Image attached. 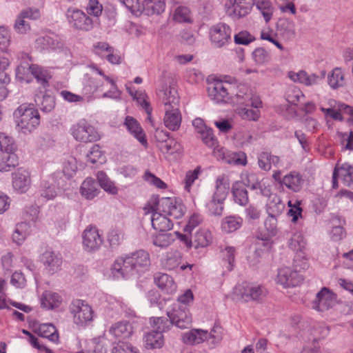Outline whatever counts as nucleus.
I'll use <instances>...</instances> for the list:
<instances>
[{
  "instance_id": "obj_48",
  "label": "nucleus",
  "mask_w": 353,
  "mask_h": 353,
  "mask_svg": "<svg viewBox=\"0 0 353 353\" xmlns=\"http://www.w3.org/2000/svg\"><path fill=\"white\" fill-rule=\"evenodd\" d=\"M223 261L225 263V268L228 271H232L234 268L235 258V248L232 246H227L221 251Z\"/></svg>"
},
{
  "instance_id": "obj_34",
  "label": "nucleus",
  "mask_w": 353,
  "mask_h": 353,
  "mask_svg": "<svg viewBox=\"0 0 353 353\" xmlns=\"http://www.w3.org/2000/svg\"><path fill=\"white\" fill-rule=\"evenodd\" d=\"M232 193L235 203L243 206L248 203V191L241 182L236 181L232 185Z\"/></svg>"
},
{
  "instance_id": "obj_6",
  "label": "nucleus",
  "mask_w": 353,
  "mask_h": 353,
  "mask_svg": "<svg viewBox=\"0 0 353 353\" xmlns=\"http://www.w3.org/2000/svg\"><path fill=\"white\" fill-rule=\"evenodd\" d=\"M69 310L73 316L74 323L78 325H86L93 319L92 308L85 301L73 300L70 305Z\"/></svg>"
},
{
  "instance_id": "obj_32",
  "label": "nucleus",
  "mask_w": 353,
  "mask_h": 353,
  "mask_svg": "<svg viewBox=\"0 0 353 353\" xmlns=\"http://www.w3.org/2000/svg\"><path fill=\"white\" fill-rule=\"evenodd\" d=\"M215 188L213 196L219 197V200H225L230 188L228 176L225 174L219 176L216 180Z\"/></svg>"
},
{
  "instance_id": "obj_44",
  "label": "nucleus",
  "mask_w": 353,
  "mask_h": 353,
  "mask_svg": "<svg viewBox=\"0 0 353 353\" xmlns=\"http://www.w3.org/2000/svg\"><path fill=\"white\" fill-rule=\"evenodd\" d=\"M38 334L43 338L48 339L52 342H57L59 339L57 329L51 323L41 325L38 329Z\"/></svg>"
},
{
  "instance_id": "obj_58",
  "label": "nucleus",
  "mask_w": 353,
  "mask_h": 353,
  "mask_svg": "<svg viewBox=\"0 0 353 353\" xmlns=\"http://www.w3.org/2000/svg\"><path fill=\"white\" fill-rule=\"evenodd\" d=\"M288 204L290 208L288 212V214L292 218V222L296 223L299 218L301 216L302 208L300 207L301 201L296 200L292 203V201H289Z\"/></svg>"
},
{
  "instance_id": "obj_2",
  "label": "nucleus",
  "mask_w": 353,
  "mask_h": 353,
  "mask_svg": "<svg viewBox=\"0 0 353 353\" xmlns=\"http://www.w3.org/2000/svg\"><path fill=\"white\" fill-rule=\"evenodd\" d=\"M97 177L98 182L92 178L88 177L81 183L80 193L82 196L88 200L97 196L100 192L98 183L105 192L112 194H117L118 188L103 171L98 172Z\"/></svg>"
},
{
  "instance_id": "obj_62",
  "label": "nucleus",
  "mask_w": 353,
  "mask_h": 353,
  "mask_svg": "<svg viewBox=\"0 0 353 353\" xmlns=\"http://www.w3.org/2000/svg\"><path fill=\"white\" fill-rule=\"evenodd\" d=\"M14 28L19 34H26L30 30V26L26 21V18L19 13L16 19Z\"/></svg>"
},
{
  "instance_id": "obj_49",
  "label": "nucleus",
  "mask_w": 353,
  "mask_h": 353,
  "mask_svg": "<svg viewBox=\"0 0 353 353\" xmlns=\"http://www.w3.org/2000/svg\"><path fill=\"white\" fill-rule=\"evenodd\" d=\"M181 263V254L179 252L174 250L167 253L163 261V266L168 270H174L177 268Z\"/></svg>"
},
{
  "instance_id": "obj_52",
  "label": "nucleus",
  "mask_w": 353,
  "mask_h": 353,
  "mask_svg": "<svg viewBox=\"0 0 353 353\" xmlns=\"http://www.w3.org/2000/svg\"><path fill=\"white\" fill-rule=\"evenodd\" d=\"M225 200H219V197L213 196L212 200L208 203L207 208L210 214L221 216L223 211V202Z\"/></svg>"
},
{
  "instance_id": "obj_4",
  "label": "nucleus",
  "mask_w": 353,
  "mask_h": 353,
  "mask_svg": "<svg viewBox=\"0 0 353 353\" xmlns=\"http://www.w3.org/2000/svg\"><path fill=\"white\" fill-rule=\"evenodd\" d=\"M234 294L238 299L245 302L250 301H259L266 296L268 291L262 285L243 282L235 286Z\"/></svg>"
},
{
  "instance_id": "obj_3",
  "label": "nucleus",
  "mask_w": 353,
  "mask_h": 353,
  "mask_svg": "<svg viewBox=\"0 0 353 353\" xmlns=\"http://www.w3.org/2000/svg\"><path fill=\"white\" fill-rule=\"evenodd\" d=\"M17 125L23 134L34 130L40 123L38 110L32 104H22L14 112Z\"/></svg>"
},
{
  "instance_id": "obj_19",
  "label": "nucleus",
  "mask_w": 353,
  "mask_h": 353,
  "mask_svg": "<svg viewBox=\"0 0 353 353\" xmlns=\"http://www.w3.org/2000/svg\"><path fill=\"white\" fill-rule=\"evenodd\" d=\"M288 76L293 81L303 83L307 86L316 85L322 79L315 74H308L303 70H300L298 72H290Z\"/></svg>"
},
{
  "instance_id": "obj_20",
  "label": "nucleus",
  "mask_w": 353,
  "mask_h": 353,
  "mask_svg": "<svg viewBox=\"0 0 353 353\" xmlns=\"http://www.w3.org/2000/svg\"><path fill=\"white\" fill-rule=\"evenodd\" d=\"M128 131L135 137L141 144L146 145L147 140L145 134L139 122L132 117H126L124 122Z\"/></svg>"
},
{
  "instance_id": "obj_50",
  "label": "nucleus",
  "mask_w": 353,
  "mask_h": 353,
  "mask_svg": "<svg viewBox=\"0 0 353 353\" xmlns=\"http://www.w3.org/2000/svg\"><path fill=\"white\" fill-rule=\"evenodd\" d=\"M285 205L279 198L273 199L267 204L268 215L278 218L283 212Z\"/></svg>"
},
{
  "instance_id": "obj_36",
  "label": "nucleus",
  "mask_w": 353,
  "mask_h": 353,
  "mask_svg": "<svg viewBox=\"0 0 353 353\" xmlns=\"http://www.w3.org/2000/svg\"><path fill=\"white\" fill-rule=\"evenodd\" d=\"M30 232V226L28 223L25 222L18 223L12 234V240L17 245H21Z\"/></svg>"
},
{
  "instance_id": "obj_21",
  "label": "nucleus",
  "mask_w": 353,
  "mask_h": 353,
  "mask_svg": "<svg viewBox=\"0 0 353 353\" xmlns=\"http://www.w3.org/2000/svg\"><path fill=\"white\" fill-rule=\"evenodd\" d=\"M154 282L162 291L167 294H172L176 290V285L173 279L167 274L157 273L154 275Z\"/></svg>"
},
{
  "instance_id": "obj_37",
  "label": "nucleus",
  "mask_w": 353,
  "mask_h": 353,
  "mask_svg": "<svg viewBox=\"0 0 353 353\" xmlns=\"http://www.w3.org/2000/svg\"><path fill=\"white\" fill-rule=\"evenodd\" d=\"M132 326L128 322H119L112 326L109 332L118 339H126L132 334Z\"/></svg>"
},
{
  "instance_id": "obj_11",
  "label": "nucleus",
  "mask_w": 353,
  "mask_h": 353,
  "mask_svg": "<svg viewBox=\"0 0 353 353\" xmlns=\"http://www.w3.org/2000/svg\"><path fill=\"white\" fill-rule=\"evenodd\" d=\"M212 43L216 48L225 46L231 39V29L225 23L213 26L210 30Z\"/></svg>"
},
{
  "instance_id": "obj_55",
  "label": "nucleus",
  "mask_w": 353,
  "mask_h": 353,
  "mask_svg": "<svg viewBox=\"0 0 353 353\" xmlns=\"http://www.w3.org/2000/svg\"><path fill=\"white\" fill-rule=\"evenodd\" d=\"M92 343L94 345L92 350L94 353H107L110 341L105 335L94 338Z\"/></svg>"
},
{
  "instance_id": "obj_22",
  "label": "nucleus",
  "mask_w": 353,
  "mask_h": 353,
  "mask_svg": "<svg viewBox=\"0 0 353 353\" xmlns=\"http://www.w3.org/2000/svg\"><path fill=\"white\" fill-rule=\"evenodd\" d=\"M151 222L152 228L155 230L165 232L173 228L172 221L167 217V215L163 214L159 212H152Z\"/></svg>"
},
{
  "instance_id": "obj_64",
  "label": "nucleus",
  "mask_w": 353,
  "mask_h": 353,
  "mask_svg": "<svg viewBox=\"0 0 353 353\" xmlns=\"http://www.w3.org/2000/svg\"><path fill=\"white\" fill-rule=\"evenodd\" d=\"M112 353H139V351L130 343H121L112 349Z\"/></svg>"
},
{
  "instance_id": "obj_35",
  "label": "nucleus",
  "mask_w": 353,
  "mask_h": 353,
  "mask_svg": "<svg viewBox=\"0 0 353 353\" xmlns=\"http://www.w3.org/2000/svg\"><path fill=\"white\" fill-rule=\"evenodd\" d=\"M90 68L92 70V71L99 74L100 76L103 77L104 79L111 85V88L108 92H105L103 94V97H109L112 99H118L120 97V92L119 91L115 82L108 76H106L103 72L99 69L96 65L92 64L90 65Z\"/></svg>"
},
{
  "instance_id": "obj_51",
  "label": "nucleus",
  "mask_w": 353,
  "mask_h": 353,
  "mask_svg": "<svg viewBox=\"0 0 353 353\" xmlns=\"http://www.w3.org/2000/svg\"><path fill=\"white\" fill-rule=\"evenodd\" d=\"M173 19L178 23H191L190 9L186 6H179L174 12Z\"/></svg>"
},
{
  "instance_id": "obj_33",
  "label": "nucleus",
  "mask_w": 353,
  "mask_h": 353,
  "mask_svg": "<svg viewBox=\"0 0 353 353\" xmlns=\"http://www.w3.org/2000/svg\"><path fill=\"white\" fill-rule=\"evenodd\" d=\"M212 235L207 230H200L192 236V247L195 249L205 248L212 243Z\"/></svg>"
},
{
  "instance_id": "obj_30",
  "label": "nucleus",
  "mask_w": 353,
  "mask_h": 353,
  "mask_svg": "<svg viewBox=\"0 0 353 353\" xmlns=\"http://www.w3.org/2000/svg\"><path fill=\"white\" fill-rule=\"evenodd\" d=\"M36 44L37 48H40L41 50H56L63 47V43L55 35L40 37L37 39Z\"/></svg>"
},
{
  "instance_id": "obj_9",
  "label": "nucleus",
  "mask_w": 353,
  "mask_h": 353,
  "mask_svg": "<svg viewBox=\"0 0 353 353\" xmlns=\"http://www.w3.org/2000/svg\"><path fill=\"white\" fill-rule=\"evenodd\" d=\"M167 315L172 325L181 329L188 328L192 323V316L186 305L174 303L171 310L167 312Z\"/></svg>"
},
{
  "instance_id": "obj_47",
  "label": "nucleus",
  "mask_w": 353,
  "mask_h": 353,
  "mask_svg": "<svg viewBox=\"0 0 353 353\" xmlns=\"http://www.w3.org/2000/svg\"><path fill=\"white\" fill-rule=\"evenodd\" d=\"M150 323L154 329L153 331L161 332L162 334L172 325L170 319L165 317H152L150 319Z\"/></svg>"
},
{
  "instance_id": "obj_43",
  "label": "nucleus",
  "mask_w": 353,
  "mask_h": 353,
  "mask_svg": "<svg viewBox=\"0 0 353 353\" xmlns=\"http://www.w3.org/2000/svg\"><path fill=\"white\" fill-rule=\"evenodd\" d=\"M18 163L17 157L14 153L0 154V172H8Z\"/></svg>"
},
{
  "instance_id": "obj_46",
  "label": "nucleus",
  "mask_w": 353,
  "mask_h": 353,
  "mask_svg": "<svg viewBox=\"0 0 353 353\" xmlns=\"http://www.w3.org/2000/svg\"><path fill=\"white\" fill-rule=\"evenodd\" d=\"M327 79L330 86L333 89L342 87L345 83L343 74L339 68H334Z\"/></svg>"
},
{
  "instance_id": "obj_53",
  "label": "nucleus",
  "mask_w": 353,
  "mask_h": 353,
  "mask_svg": "<svg viewBox=\"0 0 353 353\" xmlns=\"http://www.w3.org/2000/svg\"><path fill=\"white\" fill-rule=\"evenodd\" d=\"M13 139L3 132H0V150L4 153H13L15 150Z\"/></svg>"
},
{
  "instance_id": "obj_5",
  "label": "nucleus",
  "mask_w": 353,
  "mask_h": 353,
  "mask_svg": "<svg viewBox=\"0 0 353 353\" xmlns=\"http://www.w3.org/2000/svg\"><path fill=\"white\" fill-rule=\"evenodd\" d=\"M296 259L294 260V270L288 267L282 268L279 270L277 274V283L284 288L295 287L300 285L303 281V276L299 273L301 269H305L307 267V263L303 262L299 269Z\"/></svg>"
},
{
  "instance_id": "obj_56",
  "label": "nucleus",
  "mask_w": 353,
  "mask_h": 353,
  "mask_svg": "<svg viewBox=\"0 0 353 353\" xmlns=\"http://www.w3.org/2000/svg\"><path fill=\"white\" fill-rule=\"evenodd\" d=\"M173 241L172 236L168 233H160L152 237V243L155 246L165 248L170 245Z\"/></svg>"
},
{
  "instance_id": "obj_26",
  "label": "nucleus",
  "mask_w": 353,
  "mask_h": 353,
  "mask_svg": "<svg viewBox=\"0 0 353 353\" xmlns=\"http://www.w3.org/2000/svg\"><path fill=\"white\" fill-rule=\"evenodd\" d=\"M232 4V13L235 18H240L246 16L251 10L253 3L252 0H230Z\"/></svg>"
},
{
  "instance_id": "obj_24",
  "label": "nucleus",
  "mask_w": 353,
  "mask_h": 353,
  "mask_svg": "<svg viewBox=\"0 0 353 353\" xmlns=\"http://www.w3.org/2000/svg\"><path fill=\"white\" fill-rule=\"evenodd\" d=\"M143 343L147 350L159 349L164 345V337L161 332L152 330L145 334Z\"/></svg>"
},
{
  "instance_id": "obj_59",
  "label": "nucleus",
  "mask_w": 353,
  "mask_h": 353,
  "mask_svg": "<svg viewBox=\"0 0 353 353\" xmlns=\"http://www.w3.org/2000/svg\"><path fill=\"white\" fill-rule=\"evenodd\" d=\"M103 86V82L97 78L90 77L85 85H84L83 90L88 94H94Z\"/></svg>"
},
{
  "instance_id": "obj_63",
  "label": "nucleus",
  "mask_w": 353,
  "mask_h": 353,
  "mask_svg": "<svg viewBox=\"0 0 353 353\" xmlns=\"http://www.w3.org/2000/svg\"><path fill=\"white\" fill-rule=\"evenodd\" d=\"M330 329L323 323H319L314 327L312 334L313 335V342H316L321 339H323L329 334Z\"/></svg>"
},
{
  "instance_id": "obj_39",
  "label": "nucleus",
  "mask_w": 353,
  "mask_h": 353,
  "mask_svg": "<svg viewBox=\"0 0 353 353\" xmlns=\"http://www.w3.org/2000/svg\"><path fill=\"white\" fill-rule=\"evenodd\" d=\"M61 303L59 294L50 291L45 292L41 297V305L46 309L58 307Z\"/></svg>"
},
{
  "instance_id": "obj_45",
  "label": "nucleus",
  "mask_w": 353,
  "mask_h": 353,
  "mask_svg": "<svg viewBox=\"0 0 353 353\" xmlns=\"http://www.w3.org/2000/svg\"><path fill=\"white\" fill-rule=\"evenodd\" d=\"M255 4L257 9L261 12L265 22H269L274 11L272 3L269 0H256Z\"/></svg>"
},
{
  "instance_id": "obj_28",
  "label": "nucleus",
  "mask_w": 353,
  "mask_h": 353,
  "mask_svg": "<svg viewBox=\"0 0 353 353\" xmlns=\"http://www.w3.org/2000/svg\"><path fill=\"white\" fill-rule=\"evenodd\" d=\"M235 101L241 105L251 106L255 108L261 107V101L256 95H254L252 91L243 92L240 90L235 96Z\"/></svg>"
},
{
  "instance_id": "obj_61",
  "label": "nucleus",
  "mask_w": 353,
  "mask_h": 353,
  "mask_svg": "<svg viewBox=\"0 0 353 353\" xmlns=\"http://www.w3.org/2000/svg\"><path fill=\"white\" fill-rule=\"evenodd\" d=\"M86 10L88 14L98 17L103 11V6L98 0H88Z\"/></svg>"
},
{
  "instance_id": "obj_25",
  "label": "nucleus",
  "mask_w": 353,
  "mask_h": 353,
  "mask_svg": "<svg viewBox=\"0 0 353 353\" xmlns=\"http://www.w3.org/2000/svg\"><path fill=\"white\" fill-rule=\"evenodd\" d=\"M163 123L165 126L172 131L177 130L181 123V114L179 110H164Z\"/></svg>"
},
{
  "instance_id": "obj_41",
  "label": "nucleus",
  "mask_w": 353,
  "mask_h": 353,
  "mask_svg": "<svg viewBox=\"0 0 353 353\" xmlns=\"http://www.w3.org/2000/svg\"><path fill=\"white\" fill-rule=\"evenodd\" d=\"M338 170L343 184L353 188V166L345 163L341 166L338 165Z\"/></svg>"
},
{
  "instance_id": "obj_8",
  "label": "nucleus",
  "mask_w": 353,
  "mask_h": 353,
  "mask_svg": "<svg viewBox=\"0 0 353 353\" xmlns=\"http://www.w3.org/2000/svg\"><path fill=\"white\" fill-rule=\"evenodd\" d=\"M66 17L70 26L76 30L88 32L93 28L92 19L79 9L68 8Z\"/></svg>"
},
{
  "instance_id": "obj_54",
  "label": "nucleus",
  "mask_w": 353,
  "mask_h": 353,
  "mask_svg": "<svg viewBox=\"0 0 353 353\" xmlns=\"http://www.w3.org/2000/svg\"><path fill=\"white\" fill-rule=\"evenodd\" d=\"M279 27L283 31V35L288 39L294 38L296 35L294 23L290 20H283L280 22Z\"/></svg>"
},
{
  "instance_id": "obj_23",
  "label": "nucleus",
  "mask_w": 353,
  "mask_h": 353,
  "mask_svg": "<svg viewBox=\"0 0 353 353\" xmlns=\"http://www.w3.org/2000/svg\"><path fill=\"white\" fill-rule=\"evenodd\" d=\"M208 338L207 330L192 329L183 334V341L187 345H197L204 342Z\"/></svg>"
},
{
  "instance_id": "obj_1",
  "label": "nucleus",
  "mask_w": 353,
  "mask_h": 353,
  "mask_svg": "<svg viewBox=\"0 0 353 353\" xmlns=\"http://www.w3.org/2000/svg\"><path fill=\"white\" fill-rule=\"evenodd\" d=\"M150 265V254L140 250L117 259L111 270L114 278L127 279L145 272Z\"/></svg>"
},
{
  "instance_id": "obj_13",
  "label": "nucleus",
  "mask_w": 353,
  "mask_h": 353,
  "mask_svg": "<svg viewBox=\"0 0 353 353\" xmlns=\"http://www.w3.org/2000/svg\"><path fill=\"white\" fill-rule=\"evenodd\" d=\"M83 245L88 252L98 250L103 243V239L96 227H88L82 234Z\"/></svg>"
},
{
  "instance_id": "obj_7",
  "label": "nucleus",
  "mask_w": 353,
  "mask_h": 353,
  "mask_svg": "<svg viewBox=\"0 0 353 353\" xmlns=\"http://www.w3.org/2000/svg\"><path fill=\"white\" fill-rule=\"evenodd\" d=\"M70 131L73 137L78 141L94 142L99 139V135L95 128L85 119H81L74 124Z\"/></svg>"
},
{
  "instance_id": "obj_16",
  "label": "nucleus",
  "mask_w": 353,
  "mask_h": 353,
  "mask_svg": "<svg viewBox=\"0 0 353 353\" xmlns=\"http://www.w3.org/2000/svg\"><path fill=\"white\" fill-rule=\"evenodd\" d=\"M30 185V176L27 170L20 168L12 173V186L16 191L21 193L26 192Z\"/></svg>"
},
{
  "instance_id": "obj_29",
  "label": "nucleus",
  "mask_w": 353,
  "mask_h": 353,
  "mask_svg": "<svg viewBox=\"0 0 353 353\" xmlns=\"http://www.w3.org/2000/svg\"><path fill=\"white\" fill-rule=\"evenodd\" d=\"M142 8L146 15H159L164 12L165 2L164 0H144Z\"/></svg>"
},
{
  "instance_id": "obj_12",
  "label": "nucleus",
  "mask_w": 353,
  "mask_h": 353,
  "mask_svg": "<svg viewBox=\"0 0 353 353\" xmlns=\"http://www.w3.org/2000/svg\"><path fill=\"white\" fill-rule=\"evenodd\" d=\"M174 199L170 197H162L159 199L157 196H153L148 201V204L144 207L145 214L150 212H161L164 214L168 215L174 203Z\"/></svg>"
},
{
  "instance_id": "obj_10",
  "label": "nucleus",
  "mask_w": 353,
  "mask_h": 353,
  "mask_svg": "<svg viewBox=\"0 0 353 353\" xmlns=\"http://www.w3.org/2000/svg\"><path fill=\"white\" fill-rule=\"evenodd\" d=\"M336 295L327 288H323L312 303V307L319 312H325L332 308L336 303Z\"/></svg>"
},
{
  "instance_id": "obj_40",
  "label": "nucleus",
  "mask_w": 353,
  "mask_h": 353,
  "mask_svg": "<svg viewBox=\"0 0 353 353\" xmlns=\"http://www.w3.org/2000/svg\"><path fill=\"white\" fill-rule=\"evenodd\" d=\"M36 105L39 107L43 112H51L55 106L54 98L50 94H44L43 96L37 95L34 99Z\"/></svg>"
},
{
  "instance_id": "obj_57",
  "label": "nucleus",
  "mask_w": 353,
  "mask_h": 353,
  "mask_svg": "<svg viewBox=\"0 0 353 353\" xmlns=\"http://www.w3.org/2000/svg\"><path fill=\"white\" fill-rule=\"evenodd\" d=\"M10 43V32L8 27L0 26V51L6 52Z\"/></svg>"
},
{
  "instance_id": "obj_31",
  "label": "nucleus",
  "mask_w": 353,
  "mask_h": 353,
  "mask_svg": "<svg viewBox=\"0 0 353 353\" xmlns=\"http://www.w3.org/2000/svg\"><path fill=\"white\" fill-rule=\"evenodd\" d=\"M303 183V179L301 175L296 172H291L282 179V184L294 192H299L301 189Z\"/></svg>"
},
{
  "instance_id": "obj_17",
  "label": "nucleus",
  "mask_w": 353,
  "mask_h": 353,
  "mask_svg": "<svg viewBox=\"0 0 353 353\" xmlns=\"http://www.w3.org/2000/svg\"><path fill=\"white\" fill-rule=\"evenodd\" d=\"M56 177L53 176L52 181H43L40 190V196L45 201L53 200L58 194V191L64 184L63 181H55Z\"/></svg>"
},
{
  "instance_id": "obj_15",
  "label": "nucleus",
  "mask_w": 353,
  "mask_h": 353,
  "mask_svg": "<svg viewBox=\"0 0 353 353\" xmlns=\"http://www.w3.org/2000/svg\"><path fill=\"white\" fill-rule=\"evenodd\" d=\"M159 95L164 105V110H179V97L174 87L166 86Z\"/></svg>"
},
{
  "instance_id": "obj_18",
  "label": "nucleus",
  "mask_w": 353,
  "mask_h": 353,
  "mask_svg": "<svg viewBox=\"0 0 353 353\" xmlns=\"http://www.w3.org/2000/svg\"><path fill=\"white\" fill-rule=\"evenodd\" d=\"M41 261L43 263L46 270L50 274H54L57 272L62 263L61 258L54 252L51 250H46L42 254Z\"/></svg>"
},
{
  "instance_id": "obj_60",
  "label": "nucleus",
  "mask_w": 353,
  "mask_h": 353,
  "mask_svg": "<svg viewBox=\"0 0 353 353\" xmlns=\"http://www.w3.org/2000/svg\"><path fill=\"white\" fill-rule=\"evenodd\" d=\"M252 59L256 64L263 65L269 61L270 55L264 48H259L252 52Z\"/></svg>"
},
{
  "instance_id": "obj_38",
  "label": "nucleus",
  "mask_w": 353,
  "mask_h": 353,
  "mask_svg": "<svg viewBox=\"0 0 353 353\" xmlns=\"http://www.w3.org/2000/svg\"><path fill=\"white\" fill-rule=\"evenodd\" d=\"M28 70L39 83L41 84L44 88L48 85V81L50 79L51 76L48 70L34 64L30 65Z\"/></svg>"
},
{
  "instance_id": "obj_27",
  "label": "nucleus",
  "mask_w": 353,
  "mask_h": 353,
  "mask_svg": "<svg viewBox=\"0 0 353 353\" xmlns=\"http://www.w3.org/2000/svg\"><path fill=\"white\" fill-rule=\"evenodd\" d=\"M288 246L297 252L295 258L296 261L299 258L305 259L304 250L306 247V242L302 234L299 232L294 233L289 241Z\"/></svg>"
},
{
  "instance_id": "obj_42",
  "label": "nucleus",
  "mask_w": 353,
  "mask_h": 353,
  "mask_svg": "<svg viewBox=\"0 0 353 353\" xmlns=\"http://www.w3.org/2000/svg\"><path fill=\"white\" fill-rule=\"evenodd\" d=\"M243 220L239 216H229L222 220L221 228L227 233L236 231L242 225Z\"/></svg>"
},
{
  "instance_id": "obj_14",
  "label": "nucleus",
  "mask_w": 353,
  "mask_h": 353,
  "mask_svg": "<svg viewBox=\"0 0 353 353\" xmlns=\"http://www.w3.org/2000/svg\"><path fill=\"white\" fill-rule=\"evenodd\" d=\"M229 87L230 84L216 81L208 87V95L215 103H225L229 99Z\"/></svg>"
}]
</instances>
